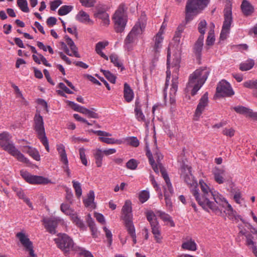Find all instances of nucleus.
Instances as JSON below:
<instances>
[{"mask_svg":"<svg viewBox=\"0 0 257 257\" xmlns=\"http://www.w3.org/2000/svg\"><path fill=\"white\" fill-rule=\"evenodd\" d=\"M20 173L22 177L31 184H47L50 182L48 178L43 176L32 175L27 171H21Z\"/></svg>","mask_w":257,"mask_h":257,"instance_id":"13","label":"nucleus"},{"mask_svg":"<svg viewBox=\"0 0 257 257\" xmlns=\"http://www.w3.org/2000/svg\"><path fill=\"white\" fill-rule=\"evenodd\" d=\"M94 16L102 20L103 25L108 26L109 24V15L105 11L98 9L97 12L94 14Z\"/></svg>","mask_w":257,"mask_h":257,"instance_id":"25","label":"nucleus"},{"mask_svg":"<svg viewBox=\"0 0 257 257\" xmlns=\"http://www.w3.org/2000/svg\"><path fill=\"white\" fill-rule=\"evenodd\" d=\"M245 238H246V245L248 246L251 247V246H252L254 245L255 243L253 241V236L250 233H247L246 235H245Z\"/></svg>","mask_w":257,"mask_h":257,"instance_id":"50","label":"nucleus"},{"mask_svg":"<svg viewBox=\"0 0 257 257\" xmlns=\"http://www.w3.org/2000/svg\"><path fill=\"white\" fill-rule=\"evenodd\" d=\"M146 217L150 222L155 240L157 243H161L163 237L161 233V226L156 218V214L153 211H149L146 213Z\"/></svg>","mask_w":257,"mask_h":257,"instance_id":"9","label":"nucleus"},{"mask_svg":"<svg viewBox=\"0 0 257 257\" xmlns=\"http://www.w3.org/2000/svg\"><path fill=\"white\" fill-rule=\"evenodd\" d=\"M208 4V0H187L185 9L186 23L193 20L206 7Z\"/></svg>","mask_w":257,"mask_h":257,"instance_id":"4","label":"nucleus"},{"mask_svg":"<svg viewBox=\"0 0 257 257\" xmlns=\"http://www.w3.org/2000/svg\"><path fill=\"white\" fill-rule=\"evenodd\" d=\"M208 92H206L202 96L200 99L199 103L198 104L195 110V115L196 116H200L202 112L204 110L205 108L208 105Z\"/></svg>","mask_w":257,"mask_h":257,"instance_id":"19","label":"nucleus"},{"mask_svg":"<svg viewBox=\"0 0 257 257\" xmlns=\"http://www.w3.org/2000/svg\"><path fill=\"white\" fill-rule=\"evenodd\" d=\"M12 189L13 190L16 192L17 195L19 197V198H24L25 195L24 194V191L21 188L13 187Z\"/></svg>","mask_w":257,"mask_h":257,"instance_id":"56","label":"nucleus"},{"mask_svg":"<svg viewBox=\"0 0 257 257\" xmlns=\"http://www.w3.org/2000/svg\"><path fill=\"white\" fill-rule=\"evenodd\" d=\"M145 27L146 23L139 20L124 39V47L126 50L128 51L133 50V44L138 40V36L142 34Z\"/></svg>","mask_w":257,"mask_h":257,"instance_id":"6","label":"nucleus"},{"mask_svg":"<svg viewBox=\"0 0 257 257\" xmlns=\"http://www.w3.org/2000/svg\"><path fill=\"white\" fill-rule=\"evenodd\" d=\"M139 162L134 159H130L126 164V167L128 169L136 170L138 166Z\"/></svg>","mask_w":257,"mask_h":257,"instance_id":"41","label":"nucleus"},{"mask_svg":"<svg viewBox=\"0 0 257 257\" xmlns=\"http://www.w3.org/2000/svg\"><path fill=\"white\" fill-rule=\"evenodd\" d=\"M215 41V38L213 32L210 31L208 33V35L206 39V43L208 46H212Z\"/></svg>","mask_w":257,"mask_h":257,"instance_id":"49","label":"nucleus"},{"mask_svg":"<svg viewBox=\"0 0 257 257\" xmlns=\"http://www.w3.org/2000/svg\"><path fill=\"white\" fill-rule=\"evenodd\" d=\"M111 62H112L114 65L117 67H122V69H123L122 64L119 61L118 56L117 55L112 54L109 57Z\"/></svg>","mask_w":257,"mask_h":257,"instance_id":"40","label":"nucleus"},{"mask_svg":"<svg viewBox=\"0 0 257 257\" xmlns=\"http://www.w3.org/2000/svg\"><path fill=\"white\" fill-rule=\"evenodd\" d=\"M254 63L252 60H248L245 62L241 63L239 65V69L240 70L247 71L251 69L254 66Z\"/></svg>","mask_w":257,"mask_h":257,"instance_id":"32","label":"nucleus"},{"mask_svg":"<svg viewBox=\"0 0 257 257\" xmlns=\"http://www.w3.org/2000/svg\"><path fill=\"white\" fill-rule=\"evenodd\" d=\"M178 77L173 76L172 80L171 87L170 89V95L174 96L178 90Z\"/></svg>","mask_w":257,"mask_h":257,"instance_id":"33","label":"nucleus"},{"mask_svg":"<svg viewBox=\"0 0 257 257\" xmlns=\"http://www.w3.org/2000/svg\"><path fill=\"white\" fill-rule=\"evenodd\" d=\"M58 87L62 89L63 91L67 94H73V92L70 90L63 83L60 82L58 84Z\"/></svg>","mask_w":257,"mask_h":257,"instance_id":"61","label":"nucleus"},{"mask_svg":"<svg viewBox=\"0 0 257 257\" xmlns=\"http://www.w3.org/2000/svg\"><path fill=\"white\" fill-rule=\"evenodd\" d=\"M164 38L162 36V33L159 31L154 37L153 41L154 43L152 45V52L160 53L162 47Z\"/></svg>","mask_w":257,"mask_h":257,"instance_id":"20","label":"nucleus"},{"mask_svg":"<svg viewBox=\"0 0 257 257\" xmlns=\"http://www.w3.org/2000/svg\"><path fill=\"white\" fill-rule=\"evenodd\" d=\"M149 198V192L146 190H143L141 192L139 195V200L142 203H144L148 200Z\"/></svg>","mask_w":257,"mask_h":257,"instance_id":"47","label":"nucleus"},{"mask_svg":"<svg viewBox=\"0 0 257 257\" xmlns=\"http://www.w3.org/2000/svg\"><path fill=\"white\" fill-rule=\"evenodd\" d=\"M240 8L242 13L245 16H250L254 12V7L246 0L242 1Z\"/></svg>","mask_w":257,"mask_h":257,"instance_id":"23","label":"nucleus"},{"mask_svg":"<svg viewBox=\"0 0 257 257\" xmlns=\"http://www.w3.org/2000/svg\"><path fill=\"white\" fill-rule=\"evenodd\" d=\"M124 5L121 4L113 16L114 29L116 33H122L127 23V16L124 13Z\"/></svg>","mask_w":257,"mask_h":257,"instance_id":"8","label":"nucleus"},{"mask_svg":"<svg viewBox=\"0 0 257 257\" xmlns=\"http://www.w3.org/2000/svg\"><path fill=\"white\" fill-rule=\"evenodd\" d=\"M136 119L139 121H145L146 118L142 109H134Z\"/></svg>","mask_w":257,"mask_h":257,"instance_id":"45","label":"nucleus"},{"mask_svg":"<svg viewBox=\"0 0 257 257\" xmlns=\"http://www.w3.org/2000/svg\"><path fill=\"white\" fill-rule=\"evenodd\" d=\"M85 151V150L83 148H81L79 150L80 159L81 161V162L84 165L86 166H87V160L86 158Z\"/></svg>","mask_w":257,"mask_h":257,"instance_id":"46","label":"nucleus"},{"mask_svg":"<svg viewBox=\"0 0 257 257\" xmlns=\"http://www.w3.org/2000/svg\"><path fill=\"white\" fill-rule=\"evenodd\" d=\"M62 3L61 0H55L50 3V9L54 11Z\"/></svg>","mask_w":257,"mask_h":257,"instance_id":"58","label":"nucleus"},{"mask_svg":"<svg viewBox=\"0 0 257 257\" xmlns=\"http://www.w3.org/2000/svg\"><path fill=\"white\" fill-rule=\"evenodd\" d=\"M12 137L7 132L0 134V146L12 156L16 157L21 162L28 163L29 161L15 146L11 141Z\"/></svg>","mask_w":257,"mask_h":257,"instance_id":"3","label":"nucleus"},{"mask_svg":"<svg viewBox=\"0 0 257 257\" xmlns=\"http://www.w3.org/2000/svg\"><path fill=\"white\" fill-rule=\"evenodd\" d=\"M79 2L82 6L87 8L93 7L96 3V0H79Z\"/></svg>","mask_w":257,"mask_h":257,"instance_id":"48","label":"nucleus"},{"mask_svg":"<svg viewBox=\"0 0 257 257\" xmlns=\"http://www.w3.org/2000/svg\"><path fill=\"white\" fill-rule=\"evenodd\" d=\"M57 246L64 253L74 249V242L72 239L65 233H59L54 239Z\"/></svg>","mask_w":257,"mask_h":257,"instance_id":"10","label":"nucleus"},{"mask_svg":"<svg viewBox=\"0 0 257 257\" xmlns=\"http://www.w3.org/2000/svg\"><path fill=\"white\" fill-rule=\"evenodd\" d=\"M108 45V42L107 41L98 42L95 46L96 52L97 53V52L101 51L102 49L105 48Z\"/></svg>","mask_w":257,"mask_h":257,"instance_id":"51","label":"nucleus"},{"mask_svg":"<svg viewBox=\"0 0 257 257\" xmlns=\"http://www.w3.org/2000/svg\"><path fill=\"white\" fill-rule=\"evenodd\" d=\"M89 131L90 132L93 133L94 134L97 135V136H99V137H103L104 136H105V137L111 136V134L106 132H104V131H99H99H94L93 130H90Z\"/></svg>","mask_w":257,"mask_h":257,"instance_id":"52","label":"nucleus"},{"mask_svg":"<svg viewBox=\"0 0 257 257\" xmlns=\"http://www.w3.org/2000/svg\"><path fill=\"white\" fill-rule=\"evenodd\" d=\"M214 180L219 184H221L226 181V172L223 169L219 167H215L212 171Z\"/></svg>","mask_w":257,"mask_h":257,"instance_id":"18","label":"nucleus"},{"mask_svg":"<svg viewBox=\"0 0 257 257\" xmlns=\"http://www.w3.org/2000/svg\"><path fill=\"white\" fill-rule=\"evenodd\" d=\"M203 40L202 36H199L195 42L193 52L195 54L197 59H200L201 56V52L203 46Z\"/></svg>","mask_w":257,"mask_h":257,"instance_id":"22","label":"nucleus"},{"mask_svg":"<svg viewBox=\"0 0 257 257\" xmlns=\"http://www.w3.org/2000/svg\"><path fill=\"white\" fill-rule=\"evenodd\" d=\"M181 247L186 250L195 251L197 249V245L194 240L190 239L183 242Z\"/></svg>","mask_w":257,"mask_h":257,"instance_id":"27","label":"nucleus"},{"mask_svg":"<svg viewBox=\"0 0 257 257\" xmlns=\"http://www.w3.org/2000/svg\"><path fill=\"white\" fill-rule=\"evenodd\" d=\"M101 72L103 73L104 76L110 82L113 84L115 83L116 77L109 71L101 69Z\"/></svg>","mask_w":257,"mask_h":257,"instance_id":"38","label":"nucleus"},{"mask_svg":"<svg viewBox=\"0 0 257 257\" xmlns=\"http://www.w3.org/2000/svg\"><path fill=\"white\" fill-rule=\"evenodd\" d=\"M209 73V69L204 67L196 70L190 75L187 88L188 90L191 89L192 96L196 94L207 79Z\"/></svg>","mask_w":257,"mask_h":257,"instance_id":"2","label":"nucleus"},{"mask_svg":"<svg viewBox=\"0 0 257 257\" xmlns=\"http://www.w3.org/2000/svg\"><path fill=\"white\" fill-rule=\"evenodd\" d=\"M161 173L166 184V187H164V192L166 205L168 207H171L172 206V201L170 194L172 195L173 194V187L166 170L162 167H161Z\"/></svg>","mask_w":257,"mask_h":257,"instance_id":"12","label":"nucleus"},{"mask_svg":"<svg viewBox=\"0 0 257 257\" xmlns=\"http://www.w3.org/2000/svg\"><path fill=\"white\" fill-rule=\"evenodd\" d=\"M33 127L38 138L45 147L47 151L49 152L50 151L49 142L46 136L43 118L39 112H37L34 116Z\"/></svg>","mask_w":257,"mask_h":257,"instance_id":"7","label":"nucleus"},{"mask_svg":"<svg viewBox=\"0 0 257 257\" xmlns=\"http://www.w3.org/2000/svg\"><path fill=\"white\" fill-rule=\"evenodd\" d=\"M72 183L75 190L76 196L78 198L80 197L82 195V188L80 183L75 180H73Z\"/></svg>","mask_w":257,"mask_h":257,"instance_id":"37","label":"nucleus"},{"mask_svg":"<svg viewBox=\"0 0 257 257\" xmlns=\"http://www.w3.org/2000/svg\"><path fill=\"white\" fill-rule=\"evenodd\" d=\"M28 153L35 160L39 161L40 160V156L39 153L35 149L29 148L28 151Z\"/></svg>","mask_w":257,"mask_h":257,"instance_id":"43","label":"nucleus"},{"mask_svg":"<svg viewBox=\"0 0 257 257\" xmlns=\"http://www.w3.org/2000/svg\"><path fill=\"white\" fill-rule=\"evenodd\" d=\"M127 143L133 147H137L140 145L139 140L136 137H131L126 139Z\"/></svg>","mask_w":257,"mask_h":257,"instance_id":"42","label":"nucleus"},{"mask_svg":"<svg viewBox=\"0 0 257 257\" xmlns=\"http://www.w3.org/2000/svg\"><path fill=\"white\" fill-rule=\"evenodd\" d=\"M94 191L93 190L89 191L87 194V198L83 200L85 206L86 207L90 206L94 202Z\"/></svg>","mask_w":257,"mask_h":257,"instance_id":"34","label":"nucleus"},{"mask_svg":"<svg viewBox=\"0 0 257 257\" xmlns=\"http://www.w3.org/2000/svg\"><path fill=\"white\" fill-rule=\"evenodd\" d=\"M103 153L100 149H97L94 154L95 163L97 167H100L102 165V161L103 157Z\"/></svg>","mask_w":257,"mask_h":257,"instance_id":"31","label":"nucleus"},{"mask_svg":"<svg viewBox=\"0 0 257 257\" xmlns=\"http://www.w3.org/2000/svg\"><path fill=\"white\" fill-rule=\"evenodd\" d=\"M60 209L62 212L67 215H71L72 212H73V211L70 208V205L66 203L61 204Z\"/></svg>","mask_w":257,"mask_h":257,"instance_id":"44","label":"nucleus"},{"mask_svg":"<svg viewBox=\"0 0 257 257\" xmlns=\"http://www.w3.org/2000/svg\"><path fill=\"white\" fill-rule=\"evenodd\" d=\"M16 236L19 239L21 243L25 247L26 251L29 252V257H36L33 249V243L30 239L23 232H18Z\"/></svg>","mask_w":257,"mask_h":257,"instance_id":"15","label":"nucleus"},{"mask_svg":"<svg viewBox=\"0 0 257 257\" xmlns=\"http://www.w3.org/2000/svg\"><path fill=\"white\" fill-rule=\"evenodd\" d=\"M199 183L202 193L200 194L198 189H194L192 191V194L202 208L208 207L212 210H216L217 207L213 202L211 201L210 200L212 199L217 204L224 207L226 200L221 194L215 190H211L203 181H200Z\"/></svg>","mask_w":257,"mask_h":257,"instance_id":"1","label":"nucleus"},{"mask_svg":"<svg viewBox=\"0 0 257 257\" xmlns=\"http://www.w3.org/2000/svg\"><path fill=\"white\" fill-rule=\"evenodd\" d=\"M233 109L237 113L244 115L246 117L257 121V112H254L252 109L241 105L234 106Z\"/></svg>","mask_w":257,"mask_h":257,"instance_id":"17","label":"nucleus"},{"mask_svg":"<svg viewBox=\"0 0 257 257\" xmlns=\"http://www.w3.org/2000/svg\"><path fill=\"white\" fill-rule=\"evenodd\" d=\"M76 19L79 22L83 23L90 21L89 16L84 11L81 10L76 16Z\"/></svg>","mask_w":257,"mask_h":257,"instance_id":"30","label":"nucleus"},{"mask_svg":"<svg viewBox=\"0 0 257 257\" xmlns=\"http://www.w3.org/2000/svg\"><path fill=\"white\" fill-rule=\"evenodd\" d=\"M123 97L127 102L132 101L134 97V91L127 83L124 84Z\"/></svg>","mask_w":257,"mask_h":257,"instance_id":"24","label":"nucleus"},{"mask_svg":"<svg viewBox=\"0 0 257 257\" xmlns=\"http://www.w3.org/2000/svg\"><path fill=\"white\" fill-rule=\"evenodd\" d=\"M180 176L188 186L190 187L191 193L192 191L194 189H198L199 190L197 182L194 179V177L191 173V167L183 164L180 168Z\"/></svg>","mask_w":257,"mask_h":257,"instance_id":"11","label":"nucleus"},{"mask_svg":"<svg viewBox=\"0 0 257 257\" xmlns=\"http://www.w3.org/2000/svg\"><path fill=\"white\" fill-rule=\"evenodd\" d=\"M103 230L105 233V236L107 239L108 243L110 245L112 242V235L111 232L107 229L106 227H104Z\"/></svg>","mask_w":257,"mask_h":257,"instance_id":"53","label":"nucleus"},{"mask_svg":"<svg viewBox=\"0 0 257 257\" xmlns=\"http://www.w3.org/2000/svg\"><path fill=\"white\" fill-rule=\"evenodd\" d=\"M68 105L74 110L78 111L80 105L74 102L73 101H68Z\"/></svg>","mask_w":257,"mask_h":257,"instance_id":"64","label":"nucleus"},{"mask_svg":"<svg viewBox=\"0 0 257 257\" xmlns=\"http://www.w3.org/2000/svg\"><path fill=\"white\" fill-rule=\"evenodd\" d=\"M156 214L165 222H169L171 226L174 227L175 223L171 217L167 213L161 210L156 211Z\"/></svg>","mask_w":257,"mask_h":257,"instance_id":"28","label":"nucleus"},{"mask_svg":"<svg viewBox=\"0 0 257 257\" xmlns=\"http://www.w3.org/2000/svg\"><path fill=\"white\" fill-rule=\"evenodd\" d=\"M72 6L64 5L62 6L58 10V14L59 16H64L70 13L73 9Z\"/></svg>","mask_w":257,"mask_h":257,"instance_id":"35","label":"nucleus"},{"mask_svg":"<svg viewBox=\"0 0 257 257\" xmlns=\"http://www.w3.org/2000/svg\"><path fill=\"white\" fill-rule=\"evenodd\" d=\"M230 29L222 27V30L220 35V39L224 40L227 37L228 34L229 33Z\"/></svg>","mask_w":257,"mask_h":257,"instance_id":"55","label":"nucleus"},{"mask_svg":"<svg viewBox=\"0 0 257 257\" xmlns=\"http://www.w3.org/2000/svg\"><path fill=\"white\" fill-rule=\"evenodd\" d=\"M206 26L207 23L204 20H201L198 24V30L200 33V36H202L203 39H204V35L205 33Z\"/></svg>","mask_w":257,"mask_h":257,"instance_id":"39","label":"nucleus"},{"mask_svg":"<svg viewBox=\"0 0 257 257\" xmlns=\"http://www.w3.org/2000/svg\"><path fill=\"white\" fill-rule=\"evenodd\" d=\"M57 150L60 157V160L62 162L67 163L68 159L66 153L65 147L63 144H60L57 146Z\"/></svg>","mask_w":257,"mask_h":257,"instance_id":"29","label":"nucleus"},{"mask_svg":"<svg viewBox=\"0 0 257 257\" xmlns=\"http://www.w3.org/2000/svg\"><path fill=\"white\" fill-rule=\"evenodd\" d=\"M99 140L101 142L106 143L107 144H113L117 142V140H115L113 138L106 137H99Z\"/></svg>","mask_w":257,"mask_h":257,"instance_id":"54","label":"nucleus"},{"mask_svg":"<svg viewBox=\"0 0 257 257\" xmlns=\"http://www.w3.org/2000/svg\"><path fill=\"white\" fill-rule=\"evenodd\" d=\"M79 250L80 251V255L83 256V257H94L90 251L86 250L82 247H79Z\"/></svg>","mask_w":257,"mask_h":257,"instance_id":"59","label":"nucleus"},{"mask_svg":"<svg viewBox=\"0 0 257 257\" xmlns=\"http://www.w3.org/2000/svg\"><path fill=\"white\" fill-rule=\"evenodd\" d=\"M17 5L23 12H29L27 0H17Z\"/></svg>","mask_w":257,"mask_h":257,"instance_id":"36","label":"nucleus"},{"mask_svg":"<svg viewBox=\"0 0 257 257\" xmlns=\"http://www.w3.org/2000/svg\"><path fill=\"white\" fill-rule=\"evenodd\" d=\"M60 220L59 218L55 217L44 218L42 222L47 231L54 234L56 233V229Z\"/></svg>","mask_w":257,"mask_h":257,"instance_id":"16","label":"nucleus"},{"mask_svg":"<svg viewBox=\"0 0 257 257\" xmlns=\"http://www.w3.org/2000/svg\"><path fill=\"white\" fill-rule=\"evenodd\" d=\"M187 24V23H186V21L185 20V22H183L180 25L178 26L177 30L175 32V35L173 37V40L175 42L177 43H179L180 42V38L182 36V33L183 32L185 27V25Z\"/></svg>","mask_w":257,"mask_h":257,"instance_id":"26","label":"nucleus"},{"mask_svg":"<svg viewBox=\"0 0 257 257\" xmlns=\"http://www.w3.org/2000/svg\"><path fill=\"white\" fill-rule=\"evenodd\" d=\"M170 58H171V50L170 47H169L167 49V71L166 72L167 76L168 75L170 77V72H169L168 69L170 68Z\"/></svg>","mask_w":257,"mask_h":257,"instance_id":"57","label":"nucleus"},{"mask_svg":"<svg viewBox=\"0 0 257 257\" xmlns=\"http://www.w3.org/2000/svg\"><path fill=\"white\" fill-rule=\"evenodd\" d=\"M123 220L128 233L133 238L134 244L137 243L135 228L133 222L132 203L126 200L121 209Z\"/></svg>","mask_w":257,"mask_h":257,"instance_id":"5","label":"nucleus"},{"mask_svg":"<svg viewBox=\"0 0 257 257\" xmlns=\"http://www.w3.org/2000/svg\"><path fill=\"white\" fill-rule=\"evenodd\" d=\"M224 21L222 27L230 29L232 23V16L231 8L230 6H226L223 11Z\"/></svg>","mask_w":257,"mask_h":257,"instance_id":"21","label":"nucleus"},{"mask_svg":"<svg viewBox=\"0 0 257 257\" xmlns=\"http://www.w3.org/2000/svg\"><path fill=\"white\" fill-rule=\"evenodd\" d=\"M243 86L248 88L254 89V80H248L243 83Z\"/></svg>","mask_w":257,"mask_h":257,"instance_id":"62","label":"nucleus"},{"mask_svg":"<svg viewBox=\"0 0 257 257\" xmlns=\"http://www.w3.org/2000/svg\"><path fill=\"white\" fill-rule=\"evenodd\" d=\"M234 130L232 128H224L222 131V134L227 137H232L234 135Z\"/></svg>","mask_w":257,"mask_h":257,"instance_id":"60","label":"nucleus"},{"mask_svg":"<svg viewBox=\"0 0 257 257\" xmlns=\"http://www.w3.org/2000/svg\"><path fill=\"white\" fill-rule=\"evenodd\" d=\"M216 92L222 97L231 96L234 94L230 84L225 80L219 82L216 87Z\"/></svg>","mask_w":257,"mask_h":257,"instance_id":"14","label":"nucleus"},{"mask_svg":"<svg viewBox=\"0 0 257 257\" xmlns=\"http://www.w3.org/2000/svg\"><path fill=\"white\" fill-rule=\"evenodd\" d=\"M57 19L54 17H50L47 20V24L49 27H52L56 24Z\"/></svg>","mask_w":257,"mask_h":257,"instance_id":"63","label":"nucleus"}]
</instances>
